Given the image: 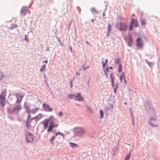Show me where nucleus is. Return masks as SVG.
Segmentation results:
<instances>
[{
	"label": "nucleus",
	"mask_w": 160,
	"mask_h": 160,
	"mask_svg": "<svg viewBox=\"0 0 160 160\" xmlns=\"http://www.w3.org/2000/svg\"><path fill=\"white\" fill-rule=\"evenodd\" d=\"M56 140L58 143H60L64 138V135L63 133L58 132L55 133Z\"/></svg>",
	"instance_id": "5"
},
{
	"label": "nucleus",
	"mask_w": 160,
	"mask_h": 160,
	"mask_svg": "<svg viewBox=\"0 0 160 160\" xmlns=\"http://www.w3.org/2000/svg\"><path fill=\"white\" fill-rule=\"evenodd\" d=\"M6 93V90H3L0 95V104L2 107H4L5 105Z\"/></svg>",
	"instance_id": "3"
},
{
	"label": "nucleus",
	"mask_w": 160,
	"mask_h": 160,
	"mask_svg": "<svg viewBox=\"0 0 160 160\" xmlns=\"http://www.w3.org/2000/svg\"><path fill=\"white\" fill-rule=\"evenodd\" d=\"M122 69V66L121 64H119L118 66V72H121Z\"/></svg>",
	"instance_id": "26"
},
{
	"label": "nucleus",
	"mask_w": 160,
	"mask_h": 160,
	"mask_svg": "<svg viewBox=\"0 0 160 160\" xmlns=\"http://www.w3.org/2000/svg\"><path fill=\"white\" fill-rule=\"evenodd\" d=\"M22 108L20 105L15 106L13 109L14 110H21Z\"/></svg>",
	"instance_id": "19"
},
{
	"label": "nucleus",
	"mask_w": 160,
	"mask_h": 160,
	"mask_svg": "<svg viewBox=\"0 0 160 160\" xmlns=\"http://www.w3.org/2000/svg\"><path fill=\"white\" fill-rule=\"evenodd\" d=\"M91 10L92 12H97L95 9L94 8H91Z\"/></svg>",
	"instance_id": "32"
},
{
	"label": "nucleus",
	"mask_w": 160,
	"mask_h": 160,
	"mask_svg": "<svg viewBox=\"0 0 160 160\" xmlns=\"http://www.w3.org/2000/svg\"><path fill=\"white\" fill-rule=\"evenodd\" d=\"M70 85H71V87H72V82L71 81H70Z\"/></svg>",
	"instance_id": "41"
},
{
	"label": "nucleus",
	"mask_w": 160,
	"mask_h": 160,
	"mask_svg": "<svg viewBox=\"0 0 160 160\" xmlns=\"http://www.w3.org/2000/svg\"><path fill=\"white\" fill-rule=\"evenodd\" d=\"M133 25L135 27H137L138 26L137 19L133 18H131V21L130 22L129 30L131 31L133 29L132 25Z\"/></svg>",
	"instance_id": "6"
},
{
	"label": "nucleus",
	"mask_w": 160,
	"mask_h": 160,
	"mask_svg": "<svg viewBox=\"0 0 160 160\" xmlns=\"http://www.w3.org/2000/svg\"><path fill=\"white\" fill-rule=\"evenodd\" d=\"M117 89V86L115 87L114 88V92L115 93H116V92Z\"/></svg>",
	"instance_id": "33"
},
{
	"label": "nucleus",
	"mask_w": 160,
	"mask_h": 160,
	"mask_svg": "<svg viewBox=\"0 0 160 160\" xmlns=\"http://www.w3.org/2000/svg\"><path fill=\"white\" fill-rule=\"evenodd\" d=\"M110 69H112V67H110Z\"/></svg>",
	"instance_id": "46"
},
{
	"label": "nucleus",
	"mask_w": 160,
	"mask_h": 160,
	"mask_svg": "<svg viewBox=\"0 0 160 160\" xmlns=\"http://www.w3.org/2000/svg\"><path fill=\"white\" fill-rule=\"evenodd\" d=\"M156 118H151L149 120V124L151 126L153 127H156L158 126V124H153L152 123V122L153 121H156Z\"/></svg>",
	"instance_id": "11"
},
{
	"label": "nucleus",
	"mask_w": 160,
	"mask_h": 160,
	"mask_svg": "<svg viewBox=\"0 0 160 160\" xmlns=\"http://www.w3.org/2000/svg\"><path fill=\"white\" fill-rule=\"evenodd\" d=\"M42 117V114H39L38 116H37L33 118H32L31 119V120H32L33 119H35V118L37 120H39Z\"/></svg>",
	"instance_id": "18"
},
{
	"label": "nucleus",
	"mask_w": 160,
	"mask_h": 160,
	"mask_svg": "<svg viewBox=\"0 0 160 160\" xmlns=\"http://www.w3.org/2000/svg\"><path fill=\"white\" fill-rule=\"evenodd\" d=\"M30 112H29V113H28V118L27 119V121H29V119H30V118L31 117V116H30Z\"/></svg>",
	"instance_id": "34"
},
{
	"label": "nucleus",
	"mask_w": 160,
	"mask_h": 160,
	"mask_svg": "<svg viewBox=\"0 0 160 160\" xmlns=\"http://www.w3.org/2000/svg\"><path fill=\"white\" fill-rule=\"evenodd\" d=\"M45 67H46L45 65H42V66L41 68V69H40V72H42L44 70H46L45 68Z\"/></svg>",
	"instance_id": "25"
},
{
	"label": "nucleus",
	"mask_w": 160,
	"mask_h": 160,
	"mask_svg": "<svg viewBox=\"0 0 160 160\" xmlns=\"http://www.w3.org/2000/svg\"><path fill=\"white\" fill-rule=\"evenodd\" d=\"M53 133H55V132H52V134H50L49 133V134L51 136V135H52V138L50 139L49 140H50V142L53 144H54L53 142L55 138L56 137L55 135V136L53 134Z\"/></svg>",
	"instance_id": "14"
},
{
	"label": "nucleus",
	"mask_w": 160,
	"mask_h": 160,
	"mask_svg": "<svg viewBox=\"0 0 160 160\" xmlns=\"http://www.w3.org/2000/svg\"><path fill=\"white\" fill-rule=\"evenodd\" d=\"M141 24L142 25H145L146 24L145 21L144 20H141Z\"/></svg>",
	"instance_id": "31"
},
{
	"label": "nucleus",
	"mask_w": 160,
	"mask_h": 160,
	"mask_svg": "<svg viewBox=\"0 0 160 160\" xmlns=\"http://www.w3.org/2000/svg\"><path fill=\"white\" fill-rule=\"evenodd\" d=\"M32 120H31L30 122H29V121H27L26 122V126L28 128H29V123L31 122V121Z\"/></svg>",
	"instance_id": "27"
},
{
	"label": "nucleus",
	"mask_w": 160,
	"mask_h": 160,
	"mask_svg": "<svg viewBox=\"0 0 160 160\" xmlns=\"http://www.w3.org/2000/svg\"><path fill=\"white\" fill-rule=\"evenodd\" d=\"M34 139V136L33 135L28 132L27 133L26 135V140L27 142H31L33 141Z\"/></svg>",
	"instance_id": "7"
},
{
	"label": "nucleus",
	"mask_w": 160,
	"mask_h": 160,
	"mask_svg": "<svg viewBox=\"0 0 160 160\" xmlns=\"http://www.w3.org/2000/svg\"><path fill=\"white\" fill-rule=\"evenodd\" d=\"M70 49L72 50V48H71Z\"/></svg>",
	"instance_id": "47"
},
{
	"label": "nucleus",
	"mask_w": 160,
	"mask_h": 160,
	"mask_svg": "<svg viewBox=\"0 0 160 160\" xmlns=\"http://www.w3.org/2000/svg\"><path fill=\"white\" fill-rule=\"evenodd\" d=\"M99 113L100 114V118H103V112L102 110H100L99 111Z\"/></svg>",
	"instance_id": "23"
},
{
	"label": "nucleus",
	"mask_w": 160,
	"mask_h": 160,
	"mask_svg": "<svg viewBox=\"0 0 160 160\" xmlns=\"http://www.w3.org/2000/svg\"><path fill=\"white\" fill-rule=\"evenodd\" d=\"M42 107L46 111L51 112L52 110V109L49 105L44 103H43Z\"/></svg>",
	"instance_id": "10"
},
{
	"label": "nucleus",
	"mask_w": 160,
	"mask_h": 160,
	"mask_svg": "<svg viewBox=\"0 0 160 160\" xmlns=\"http://www.w3.org/2000/svg\"><path fill=\"white\" fill-rule=\"evenodd\" d=\"M73 131L75 134L79 137H81L86 133L85 130L83 128H74Z\"/></svg>",
	"instance_id": "2"
},
{
	"label": "nucleus",
	"mask_w": 160,
	"mask_h": 160,
	"mask_svg": "<svg viewBox=\"0 0 160 160\" xmlns=\"http://www.w3.org/2000/svg\"><path fill=\"white\" fill-rule=\"evenodd\" d=\"M108 59H106L105 60V63H104V62L103 61H102V62L103 64V68L105 67V66L106 65L107 62H108Z\"/></svg>",
	"instance_id": "28"
},
{
	"label": "nucleus",
	"mask_w": 160,
	"mask_h": 160,
	"mask_svg": "<svg viewBox=\"0 0 160 160\" xmlns=\"http://www.w3.org/2000/svg\"><path fill=\"white\" fill-rule=\"evenodd\" d=\"M58 115L59 116H61L62 115V112H60L58 113Z\"/></svg>",
	"instance_id": "35"
},
{
	"label": "nucleus",
	"mask_w": 160,
	"mask_h": 160,
	"mask_svg": "<svg viewBox=\"0 0 160 160\" xmlns=\"http://www.w3.org/2000/svg\"><path fill=\"white\" fill-rule=\"evenodd\" d=\"M43 62H46V63H47L48 62L47 61H43Z\"/></svg>",
	"instance_id": "42"
},
{
	"label": "nucleus",
	"mask_w": 160,
	"mask_h": 160,
	"mask_svg": "<svg viewBox=\"0 0 160 160\" xmlns=\"http://www.w3.org/2000/svg\"><path fill=\"white\" fill-rule=\"evenodd\" d=\"M147 63L150 66L152 64V63L150 62H147Z\"/></svg>",
	"instance_id": "38"
},
{
	"label": "nucleus",
	"mask_w": 160,
	"mask_h": 160,
	"mask_svg": "<svg viewBox=\"0 0 160 160\" xmlns=\"http://www.w3.org/2000/svg\"><path fill=\"white\" fill-rule=\"evenodd\" d=\"M124 78L125 77L124 72H122L121 73L119 77V79L121 82H122L123 79H124Z\"/></svg>",
	"instance_id": "21"
},
{
	"label": "nucleus",
	"mask_w": 160,
	"mask_h": 160,
	"mask_svg": "<svg viewBox=\"0 0 160 160\" xmlns=\"http://www.w3.org/2000/svg\"><path fill=\"white\" fill-rule=\"evenodd\" d=\"M25 39L27 41V42H28V38L26 36V35H25Z\"/></svg>",
	"instance_id": "36"
},
{
	"label": "nucleus",
	"mask_w": 160,
	"mask_h": 160,
	"mask_svg": "<svg viewBox=\"0 0 160 160\" xmlns=\"http://www.w3.org/2000/svg\"><path fill=\"white\" fill-rule=\"evenodd\" d=\"M75 95L74 94H69L68 95V98L70 99H72L74 98H75Z\"/></svg>",
	"instance_id": "24"
},
{
	"label": "nucleus",
	"mask_w": 160,
	"mask_h": 160,
	"mask_svg": "<svg viewBox=\"0 0 160 160\" xmlns=\"http://www.w3.org/2000/svg\"><path fill=\"white\" fill-rule=\"evenodd\" d=\"M112 27L110 25V24H108V31L109 32H110L111 29Z\"/></svg>",
	"instance_id": "30"
},
{
	"label": "nucleus",
	"mask_w": 160,
	"mask_h": 160,
	"mask_svg": "<svg viewBox=\"0 0 160 160\" xmlns=\"http://www.w3.org/2000/svg\"><path fill=\"white\" fill-rule=\"evenodd\" d=\"M24 107L26 109L27 113H29L30 112L29 107L27 105H26L25 104L24 105Z\"/></svg>",
	"instance_id": "22"
},
{
	"label": "nucleus",
	"mask_w": 160,
	"mask_h": 160,
	"mask_svg": "<svg viewBox=\"0 0 160 160\" xmlns=\"http://www.w3.org/2000/svg\"><path fill=\"white\" fill-rule=\"evenodd\" d=\"M86 43L88 44H89V43L88 42V41H87L86 42Z\"/></svg>",
	"instance_id": "43"
},
{
	"label": "nucleus",
	"mask_w": 160,
	"mask_h": 160,
	"mask_svg": "<svg viewBox=\"0 0 160 160\" xmlns=\"http://www.w3.org/2000/svg\"><path fill=\"white\" fill-rule=\"evenodd\" d=\"M132 125L134 126V121L133 119L132 120Z\"/></svg>",
	"instance_id": "39"
},
{
	"label": "nucleus",
	"mask_w": 160,
	"mask_h": 160,
	"mask_svg": "<svg viewBox=\"0 0 160 160\" xmlns=\"http://www.w3.org/2000/svg\"><path fill=\"white\" fill-rule=\"evenodd\" d=\"M136 45L137 47L141 48L143 45V43L140 38H138L136 40Z\"/></svg>",
	"instance_id": "8"
},
{
	"label": "nucleus",
	"mask_w": 160,
	"mask_h": 160,
	"mask_svg": "<svg viewBox=\"0 0 160 160\" xmlns=\"http://www.w3.org/2000/svg\"><path fill=\"white\" fill-rule=\"evenodd\" d=\"M92 22H93V19H92Z\"/></svg>",
	"instance_id": "45"
},
{
	"label": "nucleus",
	"mask_w": 160,
	"mask_h": 160,
	"mask_svg": "<svg viewBox=\"0 0 160 160\" xmlns=\"http://www.w3.org/2000/svg\"><path fill=\"white\" fill-rule=\"evenodd\" d=\"M17 99V102L20 103L24 95H21L19 93H16L15 94Z\"/></svg>",
	"instance_id": "9"
},
{
	"label": "nucleus",
	"mask_w": 160,
	"mask_h": 160,
	"mask_svg": "<svg viewBox=\"0 0 160 160\" xmlns=\"http://www.w3.org/2000/svg\"><path fill=\"white\" fill-rule=\"evenodd\" d=\"M124 104L125 105H126V104H127V103H126V102H125L124 103Z\"/></svg>",
	"instance_id": "44"
},
{
	"label": "nucleus",
	"mask_w": 160,
	"mask_h": 160,
	"mask_svg": "<svg viewBox=\"0 0 160 160\" xmlns=\"http://www.w3.org/2000/svg\"><path fill=\"white\" fill-rule=\"evenodd\" d=\"M110 78H111L112 84V87H113L114 86V78L113 77V74L112 73H111L110 75Z\"/></svg>",
	"instance_id": "17"
},
{
	"label": "nucleus",
	"mask_w": 160,
	"mask_h": 160,
	"mask_svg": "<svg viewBox=\"0 0 160 160\" xmlns=\"http://www.w3.org/2000/svg\"><path fill=\"white\" fill-rule=\"evenodd\" d=\"M124 82L125 83H126V80L125 79V78H124Z\"/></svg>",
	"instance_id": "40"
},
{
	"label": "nucleus",
	"mask_w": 160,
	"mask_h": 160,
	"mask_svg": "<svg viewBox=\"0 0 160 160\" xmlns=\"http://www.w3.org/2000/svg\"><path fill=\"white\" fill-rule=\"evenodd\" d=\"M128 46H131L133 43V41L132 38L130 36L128 38Z\"/></svg>",
	"instance_id": "15"
},
{
	"label": "nucleus",
	"mask_w": 160,
	"mask_h": 160,
	"mask_svg": "<svg viewBox=\"0 0 160 160\" xmlns=\"http://www.w3.org/2000/svg\"><path fill=\"white\" fill-rule=\"evenodd\" d=\"M131 155V152H129L128 154H126L125 159L124 160H128L129 159L130 156Z\"/></svg>",
	"instance_id": "20"
},
{
	"label": "nucleus",
	"mask_w": 160,
	"mask_h": 160,
	"mask_svg": "<svg viewBox=\"0 0 160 160\" xmlns=\"http://www.w3.org/2000/svg\"><path fill=\"white\" fill-rule=\"evenodd\" d=\"M27 11V8L26 6H23L22 7L21 11L20 12L22 15L25 16L26 14Z\"/></svg>",
	"instance_id": "13"
},
{
	"label": "nucleus",
	"mask_w": 160,
	"mask_h": 160,
	"mask_svg": "<svg viewBox=\"0 0 160 160\" xmlns=\"http://www.w3.org/2000/svg\"><path fill=\"white\" fill-rule=\"evenodd\" d=\"M70 144V147H71L72 148H77L78 147V145L75 143H72L71 142H69V143Z\"/></svg>",
	"instance_id": "16"
},
{
	"label": "nucleus",
	"mask_w": 160,
	"mask_h": 160,
	"mask_svg": "<svg viewBox=\"0 0 160 160\" xmlns=\"http://www.w3.org/2000/svg\"><path fill=\"white\" fill-rule=\"evenodd\" d=\"M75 100L76 101H83V98L80 93L77 94V96L75 95Z\"/></svg>",
	"instance_id": "12"
},
{
	"label": "nucleus",
	"mask_w": 160,
	"mask_h": 160,
	"mask_svg": "<svg viewBox=\"0 0 160 160\" xmlns=\"http://www.w3.org/2000/svg\"><path fill=\"white\" fill-rule=\"evenodd\" d=\"M120 62V60L119 58H117L115 60V62L117 64H119Z\"/></svg>",
	"instance_id": "29"
},
{
	"label": "nucleus",
	"mask_w": 160,
	"mask_h": 160,
	"mask_svg": "<svg viewBox=\"0 0 160 160\" xmlns=\"http://www.w3.org/2000/svg\"><path fill=\"white\" fill-rule=\"evenodd\" d=\"M116 28L120 31H126L127 28V23L118 22L116 24Z\"/></svg>",
	"instance_id": "4"
},
{
	"label": "nucleus",
	"mask_w": 160,
	"mask_h": 160,
	"mask_svg": "<svg viewBox=\"0 0 160 160\" xmlns=\"http://www.w3.org/2000/svg\"><path fill=\"white\" fill-rule=\"evenodd\" d=\"M80 75V73L79 72H78L76 73V75L79 76Z\"/></svg>",
	"instance_id": "37"
},
{
	"label": "nucleus",
	"mask_w": 160,
	"mask_h": 160,
	"mask_svg": "<svg viewBox=\"0 0 160 160\" xmlns=\"http://www.w3.org/2000/svg\"><path fill=\"white\" fill-rule=\"evenodd\" d=\"M56 119L54 118L52 116H50L49 118L46 120L44 122L43 124L45 128H47L48 126V124L49 122V125L48 128L47 132H51L49 134H52V132H54V131L52 130V129L54 127H57L58 126V121H56Z\"/></svg>",
	"instance_id": "1"
}]
</instances>
